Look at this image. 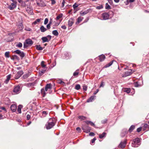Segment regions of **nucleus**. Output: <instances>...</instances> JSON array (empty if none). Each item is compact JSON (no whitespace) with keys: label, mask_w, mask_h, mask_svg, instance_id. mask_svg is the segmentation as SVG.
Segmentation results:
<instances>
[{"label":"nucleus","mask_w":149,"mask_h":149,"mask_svg":"<svg viewBox=\"0 0 149 149\" xmlns=\"http://www.w3.org/2000/svg\"><path fill=\"white\" fill-rule=\"evenodd\" d=\"M141 144L140 139L137 138L133 139L132 141V146L134 147H138Z\"/></svg>","instance_id":"f257e3e1"},{"label":"nucleus","mask_w":149,"mask_h":149,"mask_svg":"<svg viewBox=\"0 0 149 149\" xmlns=\"http://www.w3.org/2000/svg\"><path fill=\"white\" fill-rule=\"evenodd\" d=\"M82 129L84 132L86 133H88L90 132L91 128L87 125H85L82 127Z\"/></svg>","instance_id":"f03ea898"},{"label":"nucleus","mask_w":149,"mask_h":149,"mask_svg":"<svg viewBox=\"0 0 149 149\" xmlns=\"http://www.w3.org/2000/svg\"><path fill=\"white\" fill-rule=\"evenodd\" d=\"M109 14L108 13L105 12L102 14L101 19L102 20H106L109 18Z\"/></svg>","instance_id":"7ed1b4c3"},{"label":"nucleus","mask_w":149,"mask_h":149,"mask_svg":"<svg viewBox=\"0 0 149 149\" xmlns=\"http://www.w3.org/2000/svg\"><path fill=\"white\" fill-rule=\"evenodd\" d=\"M132 72V69H130L128 71L125 72L124 74H123L122 77H125L131 75L133 73Z\"/></svg>","instance_id":"20e7f679"},{"label":"nucleus","mask_w":149,"mask_h":149,"mask_svg":"<svg viewBox=\"0 0 149 149\" xmlns=\"http://www.w3.org/2000/svg\"><path fill=\"white\" fill-rule=\"evenodd\" d=\"M126 144V141L124 140L121 141L119 145V147L121 148H123L125 146Z\"/></svg>","instance_id":"39448f33"},{"label":"nucleus","mask_w":149,"mask_h":149,"mask_svg":"<svg viewBox=\"0 0 149 149\" xmlns=\"http://www.w3.org/2000/svg\"><path fill=\"white\" fill-rule=\"evenodd\" d=\"M21 90L20 87L19 86H17L15 87L13 90L14 93H18L20 92Z\"/></svg>","instance_id":"423d86ee"},{"label":"nucleus","mask_w":149,"mask_h":149,"mask_svg":"<svg viewBox=\"0 0 149 149\" xmlns=\"http://www.w3.org/2000/svg\"><path fill=\"white\" fill-rule=\"evenodd\" d=\"M23 72L22 71H20L18 72L15 75V78L16 79L19 78L23 74Z\"/></svg>","instance_id":"0eeeda50"},{"label":"nucleus","mask_w":149,"mask_h":149,"mask_svg":"<svg viewBox=\"0 0 149 149\" xmlns=\"http://www.w3.org/2000/svg\"><path fill=\"white\" fill-rule=\"evenodd\" d=\"M16 7V4L15 2H13L8 7V8L10 10H13Z\"/></svg>","instance_id":"6e6552de"},{"label":"nucleus","mask_w":149,"mask_h":149,"mask_svg":"<svg viewBox=\"0 0 149 149\" xmlns=\"http://www.w3.org/2000/svg\"><path fill=\"white\" fill-rule=\"evenodd\" d=\"M56 120L54 118H52L49 119L48 120V123L51 124H55Z\"/></svg>","instance_id":"1a4fd4ad"},{"label":"nucleus","mask_w":149,"mask_h":149,"mask_svg":"<svg viewBox=\"0 0 149 149\" xmlns=\"http://www.w3.org/2000/svg\"><path fill=\"white\" fill-rule=\"evenodd\" d=\"M52 87V85L51 83L47 84V91H48V93L50 94L52 93L51 90Z\"/></svg>","instance_id":"9d476101"},{"label":"nucleus","mask_w":149,"mask_h":149,"mask_svg":"<svg viewBox=\"0 0 149 149\" xmlns=\"http://www.w3.org/2000/svg\"><path fill=\"white\" fill-rule=\"evenodd\" d=\"M74 22V19L72 18H70L68 21V25L70 27L72 26Z\"/></svg>","instance_id":"9b49d317"},{"label":"nucleus","mask_w":149,"mask_h":149,"mask_svg":"<svg viewBox=\"0 0 149 149\" xmlns=\"http://www.w3.org/2000/svg\"><path fill=\"white\" fill-rule=\"evenodd\" d=\"M128 132L127 129H123L121 134V135L122 137L124 136L125 134H126Z\"/></svg>","instance_id":"f8f14e48"},{"label":"nucleus","mask_w":149,"mask_h":149,"mask_svg":"<svg viewBox=\"0 0 149 149\" xmlns=\"http://www.w3.org/2000/svg\"><path fill=\"white\" fill-rule=\"evenodd\" d=\"M17 108V106L15 104H12L10 107V108L11 111L13 112H15L16 111Z\"/></svg>","instance_id":"ddd939ff"},{"label":"nucleus","mask_w":149,"mask_h":149,"mask_svg":"<svg viewBox=\"0 0 149 149\" xmlns=\"http://www.w3.org/2000/svg\"><path fill=\"white\" fill-rule=\"evenodd\" d=\"M98 58L100 61H103L105 58V56L103 54H102L98 56Z\"/></svg>","instance_id":"4468645a"},{"label":"nucleus","mask_w":149,"mask_h":149,"mask_svg":"<svg viewBox=\"0 0 149 149\" xmlns=\"http://www.w3.org/2000/svg\"><path fill=\"white\" fill-rule=\"evenodd\" d=\"M96 96L95 95L92 96L90 97L87 100V102H91L95 98Z\"/></svg>","instance_id":"2eb2a0df"},{"label":"nucleus","mask_w":149,"mask_h":149,"mask_svg":"<svg viewBox=\"0 0 149 149\" xmlns=\"http://www.w3.org/2000/svg\"><path fill=\"white\" fill-rule=\"evenodd\" d=\"M46 70V69L45 68L44 69H41V70L39 71L38 74L40 76H41L45 72Z\"/></svg>","instance_id":"dca6fc26"},{"label":"nucleus","mask_w":149,"mask_h":149,"mask_svg":"<svg viewBox=\"0 0 149 149\" xmlns=\"http://www.w3.org/2000/svg\"><path fill=\"white\" fill-rule=\"evenodd\" d=\"M89 9L86 10L85 11H81L80 12V14L82 16H83L86 14L88 13L89 12Z\"/></svg>","instance_id":"f3484780"},{"label":"nucleus","mask_w":149,"mask_h":149,"mask_svg":"<svg viewBox=\"0 0 149 149\" xmlns=\"http://www.w3.org/2000/svg\"><path fill=\"white\" fill-rule=\"evenodd\" d=\"M26 43L29 45H32L33 44L32 41L30 39H28L26 40Z\"/></svg>","instance_id":"a211bd4d"},{"label":"nucleus","mask_w":149,"mask_h":149,"mask_svg":"<svg viewBox=\"0 0 149 149\" xmlns=\"http://www.w3.org/2000/svg\"><path fill=\"white\" fill-rule=\"evenodd\" d=\"M41 19H37L34 22L32 23V24L36 25V24H38L40 23Z\"/></svg>","instance_id":"6ab92c4d"},{"label":"nucleus","mask_w":149,"mask_h":149,"mask_svg":"<svg viewBox=\"0 0 149 149\" xmlns=\"http://www.w3.org/2000/svg\"><path fill=\"white\" fill-rule=\"evenodd\" d=\"M55 125V124H51L48 123L47 124V130L50 129L52 128Z\"/></svg>","instance_id":"aec40b11"},{"label":"nucleus","mask_w":149,"mask_h":149,"mask_svg":"<svg viewBox=\"0 0 149 149\" xmlns=\"http://www.w3.org/2000/svg\"><path fill=\"white\" fill-rule=\"evenodd\" d=\"M83 18V17H79L77 18V21L76 22V24H79L82 21Z\"/></svg>","instance_id":"412c9836"},{"label":"nucleus","mask_w":149,"mask_h":149,"mask_svg":"<svg viewBox=\"0 0 149 149\" xmlns=\"http://www.w3.org/2000/svg\"><path fill=\"white\" fill-rule=\"evenodd\" d=\"M135 128V126L134 125H132L130 128H129L128 131L129 132H130L131 133V132Z\"/></svg>","instance_id":"4be33fe9"},{"label":"nucleus","mask_w":149,"mask_h":149,"mask_svg":"<svg viewBox=\"0 0 149 149\" xmlns=\"http://www.w3.org/2000/svg\"><path fill=\"white\" fill-rule=\"evenodd\" d=\"M22 107V106L21 105H19L18 106L17 111L18 113H21V108Z\"/></svg>","instance_id":"5701e85b"},{"label":"nucleus","mask_w":149,"mask_h":149,"mask_svg":"<svg viewBox=\"0 0 149 149\" xmlns=\"http://www.w3.org/2000/svg\"><path fill=\"white\" fill-rule=\"evenodd\" d=\"M106 133L105 132H103L102 134H100L99 135V137L100 139H102L104 137H105Z\"/></svg>","instance_id":"b1692460"},{"label":"nucleus","mask_w":149,"mask_h":149,"mask_svg":"<svg viewBox=\"0 0 149 149\" xmlns=\"http://www.w3.org/2000/svg\"><path fill=\"white\" fill-rule=\"evenodd\" d=\"M36 49L38 50H42L44 47H42L40 46V45H36Z\"/></svg>","instance_id":"393cba45"},{"label":"nucleus","mask_w":149,"mask_h":149,"mask_svg":"<svg viewBox=\"0 0 149 149\" xmlns=\"http://www.w3.org/2000/svg\"><path fill=\"white\" fill-rule=\"evenodd\" d=\"M18 27L19 30H22L24 28L23 25L22 23L19 24L18 25Z\"/></svg>","instance_id":"a878e982"},{"label":"nucleus","mask_w":149,"mask_h":149,"mask_svg":"<svg viewBox=\"0 0 149 149\" xmlns=\"http://www.w3.org/2000/svg\"><path fill=\"white\" fill-rule=\"evenodd\" d=\"M41 93L43 97H44L46 95V93L44 89L43 88H42L41 89Z\"/></svg>","instance_id":"bb28decb"},{"label":"nucleus","mask_w":149,"mask_h":149,"mask_svg":"<svg viewBox=\"0 0 149 149\" xmlns=\"http://www.w3.org/2000/svg\"><path fill=\"white\" fill-rule=\"evenodd\" d=\"M40 30L42 32H44L46 31V29L43 26H42L40 28Z\"/></svg>","instance_id":"cd10ccee"},{"label":"nucleus","mask_w":149,"mask_h":149,"mask_svg":"<svg viewBox=\"0 0 149 149\" xmlns=\"http://www.w3.org/2000/svg\"><path fill=\"white\" fill-rule=\"evenodd\" d=\"M52 34L54 35L55 36H58V32L56 30H55L53 31H52Z\"/></svg>","instance_id":"c85d7f7f"},{"label":"nucleus","mask_w":149,"mask_h":149,"mask_svg":"<svg viewBox=\"0 0 149 149\" xmlns=\"http://www.w3.org/2000/svg\"><path fill=\"white\" fill-rule=\"evenodd\" d=\"M78 118L80 119L81 120H84L86 119V117L83 116H79L78 117Z\"/></svg>","instance_id":"c756f323"},{"label":"nucleus","mask_w":149,"mask_h":149,"mask_svg":"<svg viewBox=\"0 0 149 149\" xmlns=\"http://www.w3.org/2000/svg\"><path fill=\"white\" fill-rule=\"evenodd\" d=\"M113 63V61H111L108 64H106L105 66V68H107L111 65Z\"/></svg>","instance_id":"7c9ffc66"},{"label":"nucleus","mask_w":149,"mask_h":149,"mask_svg":"<svg viewBox=\"0 0 149 149\" xmlns=\"http://www.w3.org/2000/svg\"><path fill=\"white\" fill-rule=\"evenodd\" d=\"M79 5V4H77V3H75L73 5V7L74 10H75V9L77 7H78Z\"/></svg>","instance_id":"2f4dec72"},{"label":"nucleus","mask_w":149,"mask_h":149,"mask_svg":"<svg viewBox=\"0 0 149 149\" xmlns=\"http://www.w3.org/2000/svg\"><path fill=\"white\" fill-rule=\"evenodd\" d=\"M16 47H17L21 48L22 47V45L21 42H19L18 44L16 45Z\"/></svg>","instance_id":"473e14b6"},{"label":"nucleus","mask_w":149,"mask_h":149,"mask_svg":"<svg viewBox=\"0 0 149 149\" xmlns=\"http://www.w3.org/2000/svg\"><path fill=\"white\" fill-rule=\"evenodd\" d=\"M63 16V14L62 13L60 14L58 16L56 17V20L59 19L60 18H61Z\"/></svg>","instance_id":"72a5a7b5"},{"label":"nucleus","mask_w":149,"mask_h":149,"mask_svg":"<svg viewBox=\"0 0 149 149\" xmlns=\"http://www.w3.org/2000/svg\"><path fill=\"white\" fill-rule=\"evenodd\" d=\"M21 51H20V50L17 49V50H16L14 51L13 52V53H16V54H17L19 55V54H20V53H21Z\"/></svg>","instance_id":"f704fd0d"},{"label":"nucleus","mask_w":149,"mask_h":149,"mask_svg":"<svg viewBox=\"0 0 149 149\" xmlns=\"http://www.w3.org/2000/svg\"><path fill=\"white\" fill-rule=\"evenodd\" d=\"M56 65V63H53V64H52V65H51L50 66H48V67H49L48 69V70H49L50 69H51L54 66Z\"/></svg>","instance_id":"c9c22d12"},{"label":"nucleus","mask_w":149,"mask_h":149,"mask_svg":"<svg viewBox=\"0 0 149 149\" xmlns=\"http://www.w3.org/2000/svg\"><path fill=\"white\" fill-rule=\"evenodd\" d=\"M19 55L21 58H22L24 57L25 56V54L23 52H21L20 54H19Z\"/></svg>","instance_id":"e433bc0d"},{"label":"nucleus","mask_w":149,"mask_h":149,"mask_svg":"<svg viewBox=\"0 0 149 149\" xmlns=\"http://www.w3.org/2000/svg\"><path fill=\"white\" fill-rule=\"evenodd\" d=\"M80 85L79 84H77L75 86V89L77 90H79L80 88Z\"/></svg>","instance_id":"4c0bfd02"},{"label":"nucleus","mask_w":149,"mask_h":149,"mask_svg":"<svg viewBox=\"0 0 149 149\" xmlns=\"http://www.w3.org/2000/svg\"><path fill=\"white\" fill-rule=\"evenodd\" d=\"M26 10L29 13L32 14L33 13V10L31 9L28 8Z\"/></svg>","instance_id":"58836bf2"},{"label":"nucleus","mask_w":149,"mask_h":149,"mask_svg":"<svg viewBox=\"0 0 149 149\" xmlns=\"http://www.w3.org/2000/svg\"><path fill=\"white\" fill-rule=\"evenodd\" d=\"M78 71L79 70H77L74 72L73 74V75L74 76H76L79 73Z\"/></svg>","instance_id":"ea45409f"},{"label":"nucleus","mask_w":149,"mask_h":149,"mask_svg":"<svg viewBox=\"0 0 149 149\" xmlns=\"http://www.w3.org/2000/svg\"><path fill=\"white\" fill-rule=\"evenodd\" d=\"M103 8V6L102 5H100V6H97L96 7V9H98V10L101 9L102 8Z\"/></svg>","instance_id":"a19ab883"},{"label":"nucleus","mask_w":149,"mask_h":149,"mask_svg":"<svg viewBox=\"0 0 149 149\" xmlns=\"http://www.w3.org/2000/svg\"><path fill=\"white\" fill-rule=\"evenodd\" d=\"M105 8L106 9H111V7L107 3L106 4V6H105Z\"/></svg>","instance_id":"79ce46f5"},{"label":"nucleus","mask_w":149,"mask_h":149,"mask_svg":"<svg viewBox=\"0 0 149 149\" xmlns=\"http://www.w3.org/2000/svg\"><path fill=\"white\" fill-rule=\"evenodd\" d=\"M9 52H7L5 53V56L6 58H9Z\"/></svg>","instance_id":"37998d69"},{"label":"nucleus","mask_w":149,"mask_h":149,"mask_svg":"<svg viewBox=\"0 0 149 149\" xmlns=\"http://www.w3.org/2000/svg\"><path fill=\"white\" fill-rule=\"evenodd\" d=\"M125 92H126L127 93H129L130 92V88H126L125 89Z\"/></svg>","instance_id":"c03bdc74"},{"label":"nucleus","mask_w":149,"mask_h":149,"mask_svg":"<svg viewBox=\"0 0 149 149\" xmlns=\"http://www.w3.org/2000/svg\"><path fill=\"white\" fill-rule=\"evenodd\" d=\"M42 40L43 42H47V37H42Z\"/></svg>","instance_id":"a18cd8bd"},{"label":"nucleus","mask_w":149,"mask_h":149,"mask_svg":"<svg viewBox=\"0 0 149 149\" xmlns=\"http://www.w3.org/2000/svg\"><path fill=\"white\" fill-rule=\"evenodd\" d=\"M41 65L42 68H45L46 66L44 64V61H42Z\"/></svg>","instance_id":"49530a36"},{"label":"nucleus","mask_w":149,"mask_h":149,"mask_svg":"<svg viewBox=\"0 0 149 149\" xmlns=\"http://www.w3.org/2000/svg\"><path fill=\"white\" fill-rule=\"evenodd\" d=\"M11 77L10 75H9L7 76V79L6 80V81L7 82L10 79Z\"/></svg>","instance_id":"de8ad7c7"},{"label":"nucleus","mask_w":149,"mask_h":149,"mask_svg":"<svg viewBox=\"0 0 149 149\" xmlns=\"http://www.w3.org/2000/svg\"><path fill=\"white\" fill-rule=\"evenodd\" d=\"M87 86L86 85L83 86V89L84 91H86L87 90Z\"/></svg>","instance_id":"09e8293b"},{"label":"nucleus","mask_w":149,"mask_h":149,"mask_svg":"<svg viewBox=\"0 0 149 149\" xmlns=\"http://www.w3.org/2000/svg\"><path fill=\"white\" fill-rule=\"evenodd\" d=\"M107 119H105L104 120H103L101 121V123L102 124H104L106 123L107 122Z\"/></svg>","instance_id":"8fccbe9b"},{"label":"nucleus","mask_w":149,"mask_h":149,"mask_svg":"<svg viewBox=\"0 0 149 149\" xmlns=\"http://www.w3.org/2000/svg\"><path fill=\"white\" fill-rule=\"evenodd\" d=\"M42 113L43 117H45L47 115V112L46 111H42Z\"/></svg>","instance_id":"3c124183"},{"label":"nucleus","mask_w":149,"mask_h":149,"mask_svg":"<svg viewBox=\"0 0 149 149\" xmlns=\"http://www.w3.org/2000/svg\"><path fill=\"white\" fill-rule=\"evenodd\" d=\"M51 36L50 35L47 36V42H48L51 39Z\"/></svg>","instance_id":"603ef678"},{"label":"nucleus","mask_w":149,"mask_h":149,"mask_svg":"<svg viewBox=\"0 0 149 149\" xmlns=\"http://www.w3.org/2000/svg\"><path fill=\"white\" fill-rule=\"evenodd\" d=\"M0 109H1L4 110L5 111V113H6V109L4 107H0Z\"/></svg>","instance_id":"864d4df0"},{"label":"nucleus","mask_w":149,"mask_h":149,"mask_svg":"<svg viewBox=\"0 0 149 149\" xmlns=\"http://www.w3.org/2000/svg\"><path fill=\"white\" fill-rule=\"evenodd\" d=\"M142 130V128L141 127H139L137 129L136 131L138 132H140Z\"/></svg>","instance_id":"5fc2aeb1"},{"label":"nucleus","mask_w":149,"mask_h":149,"mask_svg":"<svg viewBox=\"0 0 149 149\" xmlns=\"http://www.w3.org/2000/svg\"><path fill=\"white\" fill-rule=\"evenodd\" d=\"M134 85L135 87H138L139 85L138 84V82H135L134 83Z\"/></svg>","instance_id":"6e6d98bb"},{"label":"nucleus","mask_w":149,"mask_h":149,"mask_svg":"<svg viewBox=\"0 0 149 149\" xmlns=\"http://www.w3.org/2000/svg\"><path fill=\"white\" fill-rule=\"evenodd\" d=\"M65 3V1H64V0L63 1V2L62 3V6L61 7L63 8L64 6Z\"/></svg>","instance_id":"4d7b16f0"},{"label":"nucleus","mask_w":149,"mask_h":149,"mask_svg":"<svg viewBox=\"0 0 149 149\" xmlns=\"http://www.w3.org/2000/svg\"><path fill=\"white\" fill-rule=\"evenodd\" d=\"M28 76H29L28 74H25L23 76V77L24 79H26V78H27L28 77Z\"/></svg>","instance_id":"13d9d810"},{"label":"nucleus","mask_w":149,"mask_h":149,"mask_svg":"<svg viewBox=\"0 0 149 149\" xmlns=\"http://www.w3.org/2000/svg\"><path fill=\"white\" fill-rule=\"evenodd\" d=\"M95 135V134L93 132H90L89 134V135L91 136H94Z\"/></svg>","instance_id":"bf43d9fd"},{"label":"nucleus","mask_w":149,"mask_h":149,"mask_svg":"<svg viewBox=\"0 0 149 149\" xmlns=\"http://www.w3.org/2000/svg\"><path fill=\"white\" fill-rule=\"evenodd\" d=\"M27 119L28 120H29L31 118V116L29 114H27L26 116Z\"/></svg>","instance_id":"052dcab7"},{"label":"nucleus","mask_w":149,"mask_h":149,"mask_svg":"<svg viewBox=\"0 0 149 149\" xmlns=\"http://www.w3.org/2000/svg\"><path fill=\"white\" fill-rule=\"evenodd\" d=\"M96 140V138L95 137L93 139H92L91 140V143H93L95 142V140Z\"/></svg>","instance_id":"680f3d73"},{"label":"nucleus","mask_w":149,"mask_h":149,"mask_svg":"<svg viewBox=\"0 0 149 149\" xmlns=\"http://www.w3.org/2000/svg\"><path fill=\"white\" fill-rule=\"evenodd\" d=\"M52 1L51 4L52 5H54L56 3V1L55 0H51Z\"/></svg>","instance_id":"e2e57ef3"},{"label":"nucleus","mask_w":149,"mask_h":149,"mask_svg":"<svg viewBox=\"0 0 149 149\" xmlns=\"http://www.w3.org/2000/svg\"><path fill=\"white\" fill-rule=\"evenodd\" d=\"M130 2L129 1V0H126V1H125V4L126 5H128L129 3Z\"/></svg>","instance_id":"0e129e2a"},{"label":"nucleus","mask_w":149,"mask_h":149,"mask_svg":"<svg viewBox=\"0 0 149 149\" xmlns=\"http://www.w3.org/2000/svg\"><path fill=\"white\" fill-rule=\"evenodd\" d=\"M76 130L79 131V132H80L81 131V130L80 127H78L76 128Z\"/></svg>","instance_id":"69168bd1"},{"label":"nucleus","mask_w":149,"mask_h":149,"mask_svg":"<svg viewBox=\"0 0 149 149\" xmlns=\"http://www.w3.org/2000/svg\"><path fill=\"white\" fill-rule=\"evenodd\" d=\"M61 28L64 29H66V27L65 25L62 26Z\"/></svg>","instance_id":"338daca9"},{"label":"nucleus","mask_w":149,"mask_h":149,"mask_svg":"<svg viewBox=\"0 0 149 149\" xmlns=\"http://www.w3.org/2000/svg\"><path fill=\"white\" fill-rule=\"evenodd\" d=\"M104 83L103 82H101V84L100 86V87L104 86Z\"/></svg>","instance_id":"774afa93"}]
</instances>
